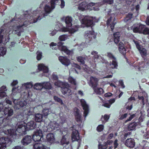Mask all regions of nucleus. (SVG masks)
I'll return each mask as SVG.
<instances>
[{
    "mask_svg": "<svg viewBox=\"0 0 149 149\" xmlns=\"http://www.w3.org/2000/svg\"><path fill=\"white\" fill-rule=\"evenodd\" d=\"M50 121L49 120L48 123L47 122V123L49 124V126H50V128L52 130H57V128L58 127V124L56 122H52Z\"/></svg>",
    "mask_w": 149,
    "mask_h": 149,
    "instance_id": "a878e982",
    "label": "nucleus"
},
{
    "mask_svg": "<svg viewBox=\"0 0 149 149\" xmlns=\"http://www.w3.org/2000/svg\"><path fill=\"white\" fill-rule=\"evenodd\" d=\"M26 109L23 110H20L17 112L15 118L17 119V120L18 122L17 124V127H18L19 123L22 121H24V117L29 118L30 116L33 115L34 113V109L29 107V108H26Z\"/></svg>",
    "mask_w": 149,
    "mask_h": 149,
    "instance_id": "7ed1b4c3",
    "label": "nucleus"
},
{
    "mask_svg": "<svg viewBox=\"0 0 149 149\" xmlns=\"http://www.w3.org/2000/svg\"><path fill=\"white\" fill-rule=\"evenodd\" d=\"M61 122L60 123H61L62 124H63L65 122L66 120V119L65 117H61Z\"/></svg>",
    "mask_w": 149,
    "mask_h": 149,
    "instance_id": "e2e57ef3",
    "label": "nucleus"
},
{
    "mask_svg": "<svg viewBox=\"0 0 149 149\" xmlns=\"http://www.w3.org/2000/svg\"><path fill=\"white\" fill-rule=\"evenodd\" d=\"M138 123L135 122H133L130 123L127 126V129L129 131L132 130H134Z\"/></svg>",
    "mask_w": 149,
    "mask_h": 149,
    "instance_id": "cd10ccee",
    "label": "nucleus"
},
{
    "mask_svg": "<svg viewBox=\"0 0 149 149\" xmlns=\"http://www.w3.org/2000/svg\"><path fill=\"white\" fill-rule=\"evenodd\" d=\"M59 0H51L50 4L51 6L46 5L44 7V10L46 13H43L41 15H39L38 17L33 20V23H36L38 20H40L43 17L47 15V14L49 13L52 10L55 8V6L58 3Z\"/></svg>",
    "mask_w": 149,
    "mask_h": 149,
    "instance_id": "39448f33",
    "label": "nucleus"
},
{
    "mask_svg": "<svg viewBox=\"0 0 149 149\" xmlns=\"http://www.w3.org/2000/svg\"><path fill=\"white\" fill-rule=\"evenodd\" d=\"M135 116V114H133L130 116V117L127 119L125 122H127L130 121L132 118H133Z\"/></svg>",
    "mask_w": 149,
    "mask_h": 149,
    "instance_id": "4d7b16f0",
    "label": "nucleus"
},
{
    "mask_svg": "<svg viewBox=\"0 0 149 149\" xmlns=\"http://www.w3.org/2000/svg\"><path fill=\"white\" fill-rule=\"evenodd\" d=\"M61 91L62 94L65 96H69L72 94L70 85L68 83H66L65 85L61 87Z\"/></svg>",
    "mask_w": 149,
    "mask_h": 149,
    "instance_id": "9d476101",
    "label": "nucleus"
},
{
    "mask_svg": "<svg viewBox=\"0 0 149 149\" xmlns=\"http://www.w3.org/2000/svg\"><path fill=\"white\" fill-rule=\"evenodd\" d=\"M80 28V26L79 25L75 26L74 28H72L69 30V33L72 34L73 33L79 30V29Z\"/></svg>",
    "mask_w": 149,
    "mask_h": 149,
    "instance_id": "58836bf2",
    "label": "nucleus"
},
{
    "mask_svg": "<svg viewBox=\"0 0 149 149\" xmlns=\"http://www.w3.org/2000/svg\"><path fill=\"white\" fill-rule=\"evenodd\" d=\"M118 49L120 53L124 56V57L127 59L126 57V49L124 47V44L122 42L119 43Z\"/></svg>",
    "mask_w": 149,
    "mask_h": 149,
    "instance_id": "aec40b11",
    "label": "nucleus"
},
{
    "mask_svg": "<svg viewBox=\"0 0 149 149\" xmlns=\"http://www.w3.org/2000/svg\"><path fill=\"white\" fill-rule=\"evenodd\" d=\"M86 59L85 57H83L81 56H79L77 57V60L80 64H82L83 65L86 66L85 64V60Z\"/></svg>",
    "mask_w": 149,
    "mask_h": 149,
    "instance_id": "7c9ffc66",
    "label": "nucleus"
},
{
    "mask_svg": "<svg viewBox=\"0 0 149 149\" xmlns=\"http://www.w3.org/2000/svg\"><path fill=\"white\" fill-rule=\"evenodd\" d=\"M116 24V23H114V22H112L111 23V24H110L109 26H110V27L111 30V31H112L114 29L115 25Z\"/></svg>",
    "mask_w": 149,
    "mask_h": 149,
    "instance_id": "0e129e2a",
    "label": "nucleus"
},
{
    "mask_svg": "<svg viewBox=\"0 0 149 149\" xmlns=\"http://www.w3.org/2000/svg\"><path fill=\"white\" fill-rule=\"evenodd\" d=\"M7 89L6 86H3L0 88V99L7 95Z\"/></svg>",
    "mask_w": 149,
    "mask_h": 149,
    "instance_id": "5701e85b",
    "label": "nucleus"
},
{
    "mask_svg": "<svg viewBox=\"0 0 149 149\" xmlns=\"http://www.w3.org/2000/svg\"><path fill=\"white\" fill-rule=\"evenodd\" d=\"M43 115L40 113L36 114L35 115V120L37 122H40L43 120Z\"/></svg>",
    "mask_w": 149,
    "mask_h": 149,
    "instance_id": "c756f323",
    "label": "nucleus"
},
{
    "mask_svg": "<svg viewBox=\"0 0 149 149\" xmlns=\"http://www.w3.org/2000/svg\"><path fill=\"white\" fill-rule=\"evenodd\" d=\"M68 81L69 83L72 85H76L77 83L75 79L72 77H70L68 78Z\"/></svg>",
    "mask_w": 149,
    "mask_h": 149,
    "instance_id": "37998d69",
    "label": "nucleus"
},
{
    "mask_svg": "<svg viewBox=\"0 0 149 149\" xmlns=\"http://www.w3.org/2000/svg\"><path fill=\"white\" fill-rule=\"evenodd\" d=\"M43 134L40 130H37L33 134L32 137V139L35 142L39 143H35L33 146L34 149H47V147L43 144L40 142L41 139H43Z\"/></svg>",
    "mask_w": 149,
    "mask_h": 149,
    "instance_id": "20e7f679",
    "label": "nucleus"
},
{
    "mask_svg": "<svg viewBox=\"0 0 149 149\" xmlns=\"http://www.w3.org/2000/svg\"><path fill=\"white\" fill-rule=\"evenodd\" d=\"M52 78L54 80H57L58 79V77L57 75L53 74L52 75Z\"/></svg>",
    "mask_w": 149,
    "mask_h": 149,
    "instance_id": "338daca9",
    "label": "nucleus"
},
{
    "mask_svg": "<svg viewBox=\"0 0 149 149\" xmlns=\"http://www.w3.org/2000/svg\"><path fill=\"white\" fill-rule=\"evenodd\" d=\"M42 53L41 52H39L37 54L36 57L37 59L39 61L41 59L42 57Z\"/></svg>",
    "mask_w": 149,
    "mask_h": 149,
    "instance_id": "6e6d98bb",
    "label": "nucleus"
},
{
    "mask_svg": "<svg viewBox=\"0 0 149 149\" xmlns=\"http://www.w3.org/2000/svg\"><path fill=\"white\" fill-rule=\"evenodd\" d=\"M72 19L71 17L67 16L66 17L65 22L66 24V26L67 27H70L72 26Z\"/></svg>",
    "mask_w": 149,
    "mask_h": 149,
    "instance_id": "bb28decb",
    "label": "nucleus"
},
{
    "mask_svg": "<svg viewBox=\"0 0 149 149\" xmlns=\"http://www.w3.org/2000/svg\"><path fill=\"white\" fill-rule=\"evenodd\" d=\"M135 43L137 48L139 50L142 56H146L147 52L146 49L143 47V46L140 45L139 42L137 41H135Z\"/></svg>",
    "mask_w": 149,
    "mask_h": 149,
    "instance_id": "2eb2a0df",
    "label": "nucleus"
},
{
    "mask_svg": "<svg viewBox=\"0 0 149 149\" xmlns=\"http://www.w3.org/2000/svg\"><path fill=\"white\" fill-rule=\"evenodd\" d=\"M67 36L66 35H63L60 36L58 39L61 41H64L67 38Z\"/></svg>",
    "mask_w": 149,
    "mask_h": 149,
    "instance_id": "8fccbe9b",
    "label": "nucleus"
},
{
    "mask_svg": "<svg viewBox=\"0 0 149 149\" xmlns=\"http://www.w3.org/2000/svg\"><path fill=\"white\" fill-rule=\"evenodd\" d=\"M113 144L114 148H116L117 147L118 145V140L117 139H116L115 140Z\"/></svg>",
    "mask_w": 149,
    "mask_h": 149,
    "instance_id": "69168bd1",
    "label": "nucleus"
},
{
    "mask_svg": "<svg viewBox=\"0 0 149 149\" xmlns=\"http://www.w3.org/2000/svg\"><path fill=\"white\" fill-rule=\"evenodd\" d=\"M108 144L107 142L105 143L104 146H103L101 144H99L98 146V149H106L107 147V146Z\"/></svg>",
    "mask_w": 149,
    "mask_h": 149,
    "instance_id": "3c124183",
    "label": "nucleus"
},
{
    "mask_svg": "<svg viewBox=\"0 0 149 149\" xmlns=\"http://www.w3.org/2000/svg\"><path fill=\"white\" fill-rule=\"evenodd\" d=\"M58 60L63 65L66 66H68L70 63V60L66 56H60Z\"/></svg>",
    "mask_w": 149,
    "mask_h": 149,
    "instance_id": "a211bd4d",
    "label": "nucleus"
},
{
    "mask_svg": "<svg viewBox=\"0 0 149 149\" xmlns=\"http://www.w3.org/2000/svg\"><path fill=\"white\" fill-rule=\"evenodd\" d=\"M42 113L45 116H47L50 113L48 109H44L42 111Z\"/></svg>",
    "mask_w": 149,
    "mask_h": 149,
    "instance_id": "de8ad7c7",
    "label": "nucleus"
},
{
    "mask_svg": "<svg viewBox=\"0 0 149 149\" xmlns=\"http://www.w3.org/2000/svg\"><path fill=\"white\" fill-rule=\"evenodd\" d=\"M107 56L110 59L113 60L116 58L113 56V55L110 52H108L107 53Z\"/></svg>",
    "mask_w": 149,
    "mask_h": 149,
    "instance_id": "09e8293b",
    "label": "nucleus"
},
{
    "mask_svg": "<svg viewBox=\"0 0 149 149\" xmlns=\"http://www.w3.org/2000/svg\"><path fill=\"white\" fill-rule=\"evenodd\" d=\"M11 143V141L8 138L2 137L0 139V144L3 149H5L7 146H9Z\"/></svg>",
    "mask_w": 149,
    "mask_h": 149,
    "instance_id": "f8f14e48",
    "label": "nucleus"
},
{
    "mask_svg": "<svg viewBox=\"0 0 149 149\" xmlns=\"http://www.w3.org/2000/svg\"><path fill=\"white\" fill-rule=\"evenodd\" d=\"M61 50L64 52L67 55H70L72 53L71 51L67 49L66 47L65 46H62L61 47Z\"/></svg>",
    "mask_w": 149,
    "mask_h": 149,
    "instance_id": "72a5a7b5",
    "label": "nucleus"
},
{
    "mask_svg": "<svg viewBox=\"0 0 149 149\" xmlns=\"http://www.w3.org/2000/svg\"><path fill=\"white\" fill-rule=\"evenodd\" d=\"M66 83L62 82L59 80H58L54 83V84L55 86L58 87H61V86H62V87L64 85H65Z\"/></svg>",
    "mask_w": 149,
    "mask_h": 149,
    "instance_id": "ea45409f",
    "label": "nucleus"
},
{
    "mask_svg": "<svg viewBox=\"0 0 149 149\" xmlns=\"http://www.w3.org/2000/svg\"><path fill=\"white\" fill-rule=\"evenodd\" d=\"M104 129V126L103 125H98L97 128V130L98 132H101Z\"/></svg>",
    "mask_w": 149,
    "mask_h": 149,
    "instance_id": "49530a36",
    "label": "nucleus"
},
{
    "mask_svg": "<svg viewBox=\"0 0 149 149\" xmlns=\"http://www.w3.org/2000/svg\"><path fill=\"white\" fill-rule=\"evenodd\" d=\"M114 41L116 43H118L120 41V33L119 32H116L113 34Z\"/></svg>",
    "mask_w": 149,
    "mask_h": 149,
    "instance_id": "c85d7f7f",
    "label": "nucleus"
},
{
    "mask_svg": "<svg viewBox=\"0 0 149 149\" xmlns=\"http://www.w3.org/2000/svg\"><path fill=\"white\" fill-rule=\"evenodd\" d=\"M15 93L13 99L14 109L17 110L24 106H26V107H28L29 102L32 100L31 99H30L29 92L27 91L24 92L22 94L19 92Z\"/></svg>",
    "mask_w": 149,
    "mask_h": 149,
    "instance_id": "f257e3e1",
    "label": "nucleus"
},
{
    "mask_svg": "<svg viewBox=\"0 0 149 149\" xmlns=\"http://www.w3.org/2000/svg\"><path fill=\"white\" fill-rule=\"evenodd\" d=\"M28 16L29 15L26 14L24 15V18H22V17H18L17 14H16L14 18L12 19L11 20V22H13L15 24V25H16L17 24H18L19 23H23L24 22L27 21L29 22V24H27V26L30 24L31 23H32L31 22H30L29 20L28 19Z\"/></svg>",
    "mask_w": 149,
    "mask_h": 149,
    "instance_id": "6e6552de",
    "label": "nucleus"
},
{
    "mask_svg": "<svg viewBox=\"0 0 149 149\" xmlns=\"http://www.w3.org/2000/svg\"><path fill=\"white\" fill-rule=\"evenodd\" d=\"M139 30V33H143L144 29L146 28L145 25L140 24L138 26Z\"/></svg>",
    "mask_w": 149,
    "mask_h": 149,
    "instance_id": "c03bdc74",
    "label": "nucleus"
},
{
    "mask_svg": "<svg viewBox=\"0 0 149 149\" xmlns=\"http://www.w3.org/2000/svg\"><path fill=\"white\" fill-rule=\"evenodd\" d=\"M54 99L55 102H57L61 104L62 105L63 104V100L60 98L56 96H54Z\"/></svg>",
    "mask_w": 149,
    "mask_h": 149,
    "instance_id": "79ce46f5",
    "label": "nucleus"
},
{
    "mask_svg": "<svg viewBox=\"0 0 149 149\" xmlns=\"http://www.w3.org/2000/svg\"><path fill=\"white\" fill-rule=\"evenodd\" d=\"M33 85L31 83H27L24 84H23L22 85V88H24L25 89L27 88H32L33 87Z\"/></svg>",
    "mask_w": 149,
    "mask_h": 149,
    "instance_id": "4c0bfd02",
    "label": "nucleus"
},
{
    "mask_svg": "<svg viewBox=\"0 0 149 149\" xmlns=\"http://www.w3.org/2000/svg\"><path fill=\"white\" fill-rule=\"evenodd\" d=\"M38 69L39 71H42L43 73H47L49 71V69L47 67L45 66L43 64H40L38 66Z\"/></svg>",
    "mask_w": 149,
    "mask_h": 149,
    "instance_id": "b1692460",
    "label": "nucleus"
},
{
    "mask_svg": "<svg viewBox=\"0 0 149 149\" xmlns=\"http://www.w3.org/2000/svg\"><path fill=\"white\" fill-rule=\"evenodd\" d=\"M34 88L37 90L42 89L43 88V84L42 83H37L34 86Z\"/></svg>",
    "mask_w": 149,
    "mask_h": 149,
    "instance_id": "2f4dec72",
    "label": "nucleus"
},
{
    "mask_svg": "<svg viewBox=\"0 0 149 149\" xmlns=\"http://www.w3.org/2000/svg\"><path fill=\"white\" fill-rule=\"evenodd\" d=\"M91 54L93 55V58L94 59L93 61V62L95 63L96 60H97L99 57V56L98 54V52L96 51H93L91 53Z\"/></svg>",
    "mask_w": 149,
    "mask_h": 149,
    "instance_id": "473e14b6",
    "label": "nucleus"
},
{
    "mask_svg": "<svg viewBox=\"0 0 149 149\" xmlns=\"http://www.w3.org/2000/svg\"><path fill=\"white\" fill-rule=\"evenodd\" d=\"M138 98L139 100H142V106H143L145 104L144 97L143 96H140L138 95Z\"/></svg>",
    "mask_w": 149,
    "mask_h": 149,
    "instance_id": "603ef678",
    "label": "nucleus"
},
{
    "mask_svg": "<svg viewBox=\"0 0 149 149\" xmlns=\"http://www.w3.org/2000/svg\"><path fill=\"white\" fill-rule=\"evenodd\" d=\"M69 143L68 141H67L66 138L64 136H63L61 141V145H63L65 144H68Z\"/></svg>",
    "mask_w": 149,
    "mask_h": 149,
    "instance_id": "a18cd8bd",
    "label": "nucleus"
},
{
    "mask_svg": "<svg viewBox=\"0 0 149 149\" xmlns=\"http://www.w3.org/2000/svg\"><path fill=\"white\" fill-rule=\"evenodd\" d=\"M135 143L134 140L132 138L127 139L125 141V145L128 147L132 148L135 146Z\"/></svg>",
    "mask_w": 149,
    "mask_h": 149,
    "instance_id": "6ab92c4d",
    "label": "nucleus"
},
{
    "mask_svg": "<svg viewBox=\"0 0 149 149\" xmlns=\"http://www.w3.org/2000/svg\"><path fill=\"white\" fill-rule=\"evenodd\" d=\"M84 36L89 41H91L92 39H95L96 38V36L94 34V32L92 30L86 31L85 32Z\"/></svg>",
    "mask_w": 149,
    "mask_h": 149,
    "instance_id": "4468645a",
    "label": "nucleus"
},
{
    "mask_svg": "<svg viewBox=\"0 0 149 149\" xmlns=\"http://www.w3.org/2000/svg\"><path fill=\"white\" fill-rule=\"evenodd\" d=\"M81 115L80 114L78 109L76 111L75 119L77 122H80L81 120Z\"/></svg>",
    "mask_w": 149,
    "mask_h": 149,
    "instance_id": "c9c22d12",
    "label": "nucleus"
},
{
    "mask_svg": "<svg viewBox=\"0 0 149 149\" xmlns=\"http://www.w3.org/2000/svg\"><path fill=\"white\" fill-rule=\"evenodd\" d=\"M88 5L89 4H88V3L86 1H83L79 5L78 9L82 11L88 9Z\"/></svg>",
    "mask_w": 149,
    "mask_h": 149,
    "instance_id": "412c9836",
    "label": "nucleus"
},
{
    "mask_svg": "<svg viewBox=\"0 0 149 149\" xmlns=\"http://www.w3.org/2000/svg\"><path fill=\"white\" fill-rule=\"evenodd\" d=\"M109 65L111 68L112 69H117L118 65L116 58L112 60V61L111 62L110 61Z\"/></svg>",
    "mask_w": 149,
    "mask_h": 149,
    "instance_id": "393cba45",
    "label": "nucleus"
},
{
    "mask_svg": "<svg viewBox=\"0 0 149 149\" xmlns=\"http://www.w3.org/2000/svg\"><path fill=\"white\" fill-rule=\"evenodd\" d=\"M46 138L47 142L51 144L55 142L54 136L53 133H50L47 134L46 136Z\"/></svg>",
    "mask_w": 149,
    "mask_h": 149,
    "instance_id": "4be33fe9",
    "label": "nucleus"
},
{
    "mask_svg": "<svg viewBox=\"0 0 149 149\" xmlns=\"http://www.w3.org/2000/svg\"><path fill=\"white\" fill-rule=\"evenodd\" d=\"M98 80L95 77L92 76L90 77L89 85L93 88H96L98 85Z\"/></svg>",
    "mask_w": 149,
    "mask_h": 149,
    "instance_id": "f3484780",
    "label": "nucleus"
},
{
    "mask_svg": "<svg viewBox=\"0 0 149 149\" xmlns=\"http://www.w3.org/2000/svg\"><path fill=\"white\" fill-rule=\"evenodd\" d=\"M82 24H84L86 26H90L93 24L92 18L88 16H86L81 20Z\"/></svg>",
    "mask_w": 149,
    "mask_h": 149,
    "instance_id": "ddd939ff",
    "label": "nucleus"
},
{
    "mask_svg": "<svg viewBox=\"0 0 149 149\" xmlns=\"http://www.w3.org/2000/svg\"><path fill=\"white\" fill-rule=\"evenodd\" d=\"M36 127V123L34 121H30L27 124L24 121H22L19 123L16 130L20 135H23L26 134L27 131L33 130Z\"/></svg>",
    "mask_w": 149,
    "mask_h": 149,
    "instance_id": "f03ea898",
    "label": "nucleus"
},
{
    "mask_svg": "<svg viewBox=\"0 0 149 149\" xmlns=\"http://www.w3.org/2000/svg\"><path fill=\"white\" fill-rule=\"evenodd\" d=\"M43 88L45 89H50L52 88V86L51 84L48 82H43Z\"/></svg>",
    "mask_w": 149,
    "mask_h": 149,
    "instance_id": "f704fd0d",
    "label": "nucleus"
},
{
    "mask_svg": "<svg viewBox=\"0 0 149 149\" xmlns=\"http://www.w3.org/2000/svg\"><path fill=\"white\" fill-rule=\"evenodd\" d=\"M29 24V22L25 21L23 23H18L16 25H13V32L15 34L17 35L18 36H21L22 32L24 31V26L26 27L27 24Z\"/></svg>",
    "mask_w": 149,
    "mask_h": 149,
    "instance_id": "423d86ee",
    "label": "nucleus"
},
{
    "mask_svg": "<svg viewBox=\"0 0 149 149\" xmlns=\"http://www.w3.org/2000/svg\"><path fill=\"white\" fill-rule=\"evenodd\" d=\"M3 112L5 116V120H8L9 124L12 123L13 117L12 116L13 114V109L10 107H5L3 110Z\"/></svg>",
    "mask_w": 149,
    "mask_h": 149,
    "instance_id": "0eeeda50",
    "label": "nucleus"
},
{
    "mask_svg": "<svg viewBox=\"0 0 149 149\" xmlns=\"http://www.w3.org/2000/svg\"><path fill=\"white\" fill-rule=\"evenodd\" d=\"M133 14L132 13H128L127 15L126 16V18H127L128 19H127V20H128L131 19L132 17Z\"/></svg>",
    "mask_w": 149,
    "mask_h": 149,
    "instance_id": "13d9d810",
    "label": "nucleus"
},
{
    "mask_svg": "<svg viewBox=\"0 0 149 149\" xmlns=\"http://www.w3.org/2000/svg\"><path fill=\"white\" fill-rule=\"evenodd\" d=\"M103 2L109 4H112L113 2V0H103Z\"/></svg>",
    "mask_w": 149,
    "mask_h": 149,
    "instance_id": "864d4df0",
    "label": "nucleus"
},
{
    "mask_svg": "<svg viewBox=\"0 0 149 149\" xmlns=\"http://www.w3.org/2000/svg\"><path fill=\"white\" fill-rule=\"evenodd\" d=\"M80 103L83 107V109L84 110V116L85 118L89 112V107L88 105L86 104V101L83 99L80 100Z\"/></svg>",
    "mask_w": 149,
    "mask_h": 149,
    "instance_id": "9b49d317",
    "label": "nucleus"
},
{
    "mask_svg": "<svg viewBox=\"0 0 149 149\" xmlns=\"http://www.w3.org/2000/svg\"><path fill=\"white\" fill-rule=\"evenodd\" d=\"M127 116V113H125L124 114H123L121 116L120 118V119L123 120L126 118Z\"/></svg>",
    "mask_w": 149,
    "mask_h": 149,
    "instance_id": "052dcab7",
    "label": "nucleus"
},
{
    "mask_svg": "<svg viewBox=\"0 0 149 149\" xmlns=\"http://www.w3.org/2000/svg\"><path fill=\"white\" fill-rule=\"evenodd\" d=\"M7 49L5 47H3L0 48V56H3L6 52Z\"/></svg>",
    "mask_w": 149,
    "mask_h": 149,
    "instance_id": "a19ab883",
    "label": "nucleus"
},
{
    "mask_svg": "<svg viewBox=\"0 0 149 149\" xmlns=\"http://www.w3.org/2000/svg\"><path fill=\"white\" fill-rule=\"evenodd\" d=\"M93 89L94 90V91L97 94L101 95L103 93V90L101 88H98L97 89L96 87L94 88H93Z\"/></svg>",
    "mask_w": 149,
    "mask_h": 149,
    "instance_id": "e433bc0d",
    "label": "nucleus"
},
{
    "mask_svg": "<svg viewBox=\"0 0 149 149\" xmlns=\"http://www.w3.org/2000/svg\"><path fill=\"white\" fill-rule=\"evenodd\" d=\"M32 140L31 136L27 135L23 138L21 141V142L23 145L26 146L30 144L31 143Z\"/></svg>",
    "mask_w": 149,
    "mask_h": 149,
    "instance_id": "dca6fc26",
    "label": "nucleus"
},
{
    "mask_svg": "<svg viewBox=\"0 0 149 149\" xmlns=\"http://www.w3.org/2000/svg\"><path fill=\"white\" fill-rule=\"evenodd\" d=\"M71 137L73 141H77L78 142V147H79L81 143V140L79 136V134L78 131L76 130H73Z\"/></svg>",
    "mask_w": 149,
    "mask_h": 149,
    "instance_id": "1a4fd4ad",
    "label": "nucleus"
},
{
    "mask_svg": "<svg viewBox=\"0 0 149 149\" xmlns=\"http://www.w3.org/2000/svg\"><path fill=\"white\" fill-rule=\"evenodd\" d=\"M12 149H23V147L19 146H17L14 147Z\"/></svg>",
    "mask_w": 149,
    "mask_h": 149,
    "instance_id": "774afa93",
    "label": "nucleus"
},
{
    "mask_svg": "<svg viewBox=\"0 0 149 149\" xmlns=\"http://www.w3.org/2000/svg\"><path fill=\"white\" fill-rule=\"evenodd\" d=\"M143 33L145 35H149V28L147 27H146L144 29Z\"/></svg>",
    "mask_w": 149,
    "mask_h": 149,
    "instance_id": "5fc2aeb1",
    "label": "nucleus"
},
{
    "mask_svg": "<svg viewBox=\"0 0 149 149\" xmlns=\"http://www.w3.org/2000/svg\"><path fill=\"white\" fill-rule=\"evenodd\" d=\"M119 83L122 88H125V86L124 85L123 82L122 80L119 81Z\"/></svg>",
    "mask_w": 149,
    "mask_h": 149,
    "instance_id": "680f3d73",
    "label": "nucleus"
},
{
    "mask_svg": "<svg viewBox=\"0 0 149 149\" xmlns=\"http://www.w3.org/2000/svg\"><path fill=\"white\" fill-rule=\"evenodd\" d=\"M133 31L135 33H139V30L138 26H136L133 29Z\"/></svg>",
    "mask_w": 149,
    "mask_h": 149,
    "instance_id": "bf43d9fd",
    "label": "nucleus"
}]
</instances>
